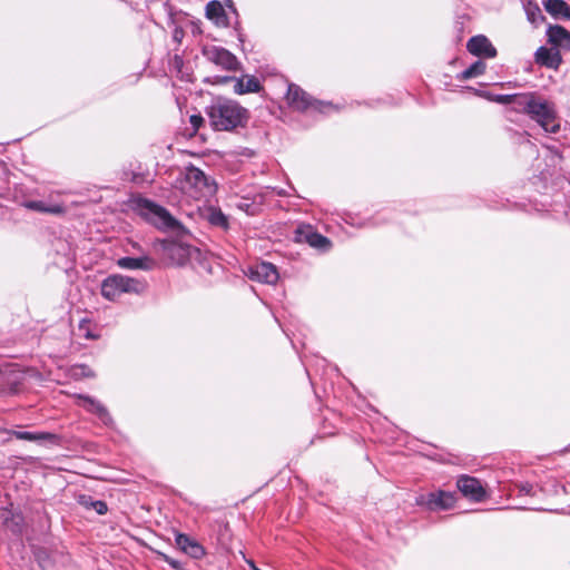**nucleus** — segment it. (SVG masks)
<instances>
[{"instance_id":"13","label":"nucleus","mask_w":570,"mask_h":570,"mask_svg":"<svg viewBox=\"0 0 570 570\" xmlns=\"http://www.w3.org/2000/svg\"><path fill=\"white\" fill-rule=\"evenodd\" d=\"M459 491L472 501L480 502L485 498V490L481 482L470 475H461L456 481Z\"/></svg>"},{"instance_id":"6","label":"nucleus","mask_w":570,"mask_h":570,"mask_svg":"<svg viewBox=\"0 0 570 570\" xmlns=\"http://www.w3.org/2000/svg\"><path fill=\"white\" fill-rule=\"evenodd\" d=\"M286 100L293 109L298 111L314 109L325 112L327 109L332 108L330 104L313 100L307 92L294 83L288 85Z\"/></svg>"},{"instance_id":"28","label":"nucleus","mask_w":570,"mask_h":570,"mask_svg":"<svg viewBox=\"0 0 570 570\" xmlns=\"http://www.w3.org/2000/svg\"><path fill=\"white\" fill-rule=\"evenodd\" d=\"M90 507L100 515L106 514L108 511L107 503L102 500L90 501Z\"/></svg>"},{"instance_id":"25","label":"nucleus","mask_w":570,"mask_h":570,"mask_svg":"<svg viewBox=\"0 0 570 570\" xmlns=\"http://www.w3.org/2000/svg\"><path fill=\"white\" fill-rule=\"evenodd\" d=\"M485 71V63L481 60L475 61L469 68L463 70L460 75V79L468 80L470 78H474L483 75Z\"/></svg>"},{"instance_id":"10","label":"nucleus","mask_w":570,"mask_h":570,"mask_svg":"<svg viewBox=\"0 0 570 570\" xmlns=\"http://www.w3.org/2000/svg\"><path fill=\"white\" fill-rule=\"evenodd\" d=\"M245 274L253 281L274 285L279 278L277 267L268 262H258L247 267Z\"/></svg>"},{"instance_id":"14","label":"nucleus","mask_w":570,"mask_h":570,"mask_svg":"<svg viewBox=\"0 0 570 570\" xmlns=\"http://www.w3.org/2000/svg\"><path fill=\"white\" fill-rule=\"evenodd\" d=\"M466 49L470 53L479 57L494 58L497 56V49L490 40L482 35L472 37L466 43Z\"/></svg>"},{"instance_id":"30","label":"nucleus","mask_w":570,"mask_h":570,"mask_svg":"<svg viewBox=\"0 0 570 570\" xmlns=\"http://www.w3.org/2000/svg\"><path fill=\"white\" fill-rule=\"evenodd\" d=\"M513 95H495L491 96L490 100L501 105H512Z\"/></svg>"},{"instance_id":"22","label":"nucleus","mask_w":570,"mask_h":570,"mask_svg":"<svg viewBox=\"0 0 570 570\" xmlns=\"http://www.w3.org/2000/svg\"><path fill=\"white\" fill-rule=\"evenodd\" d=\"M14 436L19 440H26L31 442H56L58 436L49 432H29V431H16Z\"/></svg>"},{"instance_id":"8","label":"nucleus","mask_w":570,"mask_h":570,"mask_svg":"<svg viewBox=\"0 0 570 570\" xmlns=\"http://www.w3.org/2000/svg\"><path fill=\"white\" fill-rule=\"evenodd\" d=\"M455 502V493L443 490L430 492L425 495L419 497L416 500L419 505H423L430 511L450 510L454 507Z\"/></svg>"},{"instance_id":"29","label":"nucleus","mask_w":570,"mask_h":570,"mask_svg":"<svg viewBox=\"0 0 570 570\" xmlns=\"http://www.w3.org/2000/svg\"><path fill=\"white\" fill-rule=\"evenodd\" d=\"M73 376L76 377H87V376H92V373L90 371V368L86 365H77L73 367Z\"/></svg>"},{"instance_id":"12","label":"nucleus","mask_w":570,"mask_h":570,"mask_svg":"<svg viewBox=\"0 0 570 570\" xmlns=\"http://www.w3.org/2000/svg\"><path fill=\"white\" fill-rule=\"evenodd\" d=\"M75 399L77 400V405L83 407L87 412L97 415L105 425H110L112 423L110 413L100 401L83 394H76Z\"/></svg>"},{"instance_id":"2","label":"nucleus","mask_w":570,"mask_h":570,"mask_svg":"<svg viewBox=\"0 0 570 570\" xmlns=\"http://www.w3.org/2000/svg\"><path fill=\"white\" fill-rule=\"evenodd\" d=\"M181 191L193 199H203L216 193V184L199 168L186 167L184 178L180 181Z\"/></svg>"},{"instance_id":"7","label":"nucleus","mask_w":570,"mask_h":570,"mask_svg":"<svg viewBox=\"0 0 570 570\" xmlns=\"http://www.w3.org/2000/svg\"><path fill=\"white\" fill-rule=\"evenodd\" d=\"M203 56L212 63L228 71H236L240 63L235 55L223 47L206 46L203 48Z\"/></svg>"},{"instance_id":"37","label":"nucleus","mask_w":570,"mask_h":570,"mask_svg":"<svg viewBox=\"0 0 570 570\" xmlns=\"http://www.w3.org/2000/svg\"><path fill=\"white\" fill-rule=\"evenodd\" d=\"M175 66L179 67L183 63V60L180 57L175 56L174 58Z\"/></svg>"},{"instance_id":"19","label":"nucleus","mask_w":570,"mask_h":570,"mask_svg":"<svg viewBox=\"0 0 570 570\" xmlns=\"http://www.w3.org/2000/svg\"><path fill=\"white\" fill-rule=\"evenodd\" d=\"M206 17L217 26H227V16L223 4L218 0L209 1L206 4Z\"/></svg>"},{"instance_id":"5","label":"nucleus","mask_w":570,"mask_h":570,"mask_svg":"<svg viewBox=\"0 0 570 570\" xmlns=\"http://www.w3.org/2000/svg\"><path fill=\"white\" fill-rule=\"evenodd\" d=\"M137 209L142 217L158 228L173 229L177 225L176 219L164 207L150 200L139 199Z\"/></svg>"},{"instance_id":"27","label":"nucleus","mask_w":570,"mask_h":570,"mask_svg":"<svg viewBox=\"0 0 570 570\" xmlns=\"http://www.w3.org/2000/svg\"><path fill=\"white\" fill-rule=\"evenodd\" d=\"M551 55L552 52L549 49H547L546 47H540L535 51V60L537 62L546 66L548 60H550Z\"/></svg>"},{"instance_id":"1","label":"nucleus","mask_w":570,"mask_h":570,"mask_svg":"<svg viewBox=\"0 0 570 570\" xmlns=\"http://www.w3.org/2000/svg\"><path fill=\"white\" fill-rule=\"evenodd\" d=\"M214 130L232 131L246 126L249 114L246 108L234 100H217L206 111Z\"/></svg>"},{"instance_id":"26","label":"nucleus","mask_w":570,"mask_h":570,"mask_svg":"<svg viewBox=\"0 0 570 570\" xmlns=\"http://www.w3.org/2000/svg\"><path fill=\"white\" fill-rule=\"evenodd\" d=\"M528 19L531 22H535L538 18H543L539 6L532 1H529L525 6Z\"/></svg>"},{"instance_id":"35","label":"nucleus","mask_w":570,"mask_h":570,"mask_svg":"<svg viewBox=\"0 0 570 570\" xmlns=\"http://www.w3.org/2000/svg\"><path fill=\"white\" fill-rule=\"evenodd\" d=\"M235 79H237V78L236 77H229V76L217 77V82L226 83L228 81H233L235 83Z\"/></svg>"},{"instance_id":"16","label":"nucleus","mask_w":570,"mask_h":570,"mask_svg":"<svg viewBox=\"0 0 570 570\" xmlns=\"http://www.w3.org/2000/svg\"><path fill=\"white\" fill-rule=\"evenodd\" d=\"M175 541L181 551L194 559H200L205 556L204 548L187 534L178 533L175 538Z\"/></svg>"},{"instance_id":"31","label":"nucleus","mask_w":570,"mask_h":570,"mask_svg":"<svg viewBox=\"0 0 570 570\" xmlns=\"http://www.w3.org/2000/svg\"><path fill=\"white\" fill-rule=\"evenodd\" d=\"M204 118L200 115H191L189 117V124L191 125V129L196 132L199 127L203 125Z\"/></svg>"},{"instance_id":"18","label":"nucleus","mask_w":570,"mask_h":570,"mask_svg":"<svg viewBox=\"0 0 570 570\" xmlns=\"http://www.w3.org/2000/svg\"><path fill=\"white\" fill-rule=\"evenodd\" d=\"M262 89L259 80L255 76H245L235 79L234 92L245 95L249 92H259Z\"/></svg>"},{"instance_id":"9","label":"nucleus","mask_w":570,"mask_h":570,"mask_svg":"<svg viewBox=\"0 0 570 570\" xmlns=\"http://www.w3.org/2000/svg\"><path fill=\"white\" fill-rule=\"evenodd\" d=\"M158 250L161 257L169 264L184 265L189 257L190 247L175 240H160Z\"/></svg>"},{"instance_id":"23","label":"nucleus","mask_w":570,"mask_h":570,"mask_svg":"<svg viewBox=\"0 0 570 570\" xmlns=\"http://www.w3.org/2000/svg\"><path fill=\"white\" fill-rule=\"evenodd\" d=\"M207 220L212 226L222 228L224 230L228 229L229 222L228 217L216 207H209L207 210Z\"/></svg>"},{"instance_id":"32","label":"nucleus","mask_w":570,"mask_h":570,"mask_svg":"<svg viewBox=\"0 0 570 570\" xmlns=\"http://www.w3.org/2000/svg\"><path fill=\"white\" fill-rule=\"evenodd\" d=\"M560 63H561V56H560L559 51H554V52H552L550 60H548L546 66L549 68L557 69Z\"/></svg>"},{"instance_id":"20","label":"nucleus","mask_w":570,"mask_h":570,"mask_svg":"<svg viewBox=\"0 0 570 570\" xmlns=\"http://www.w3.org/2000/svg\"><path fill=\"white\" fill-rule=\"evenodd\" d=\"M544 9L554 18H570V8L563 0H544Z\"/></svg>"},{"instance_id":"4","label":"nucleus","mask_w":570,"mask_h":570,"mask_svg":"<svg viewBox=\"0 0 570 570\" xmlns=\"http://www.w3.org/2000/svg\"><path fill=\"white\" fill-rule=\"evenodd\" d=\"M528 107V116L546 132L556 134L559 131L560 125L556 121L557 111L552 102L541 99L534 94L532 102Z\"/></svg>"},{"instance_id":"15","label":"nucleus","mask_w":570,"mask_h":570,"mask_svg":"<svg viewBox=\"0 0 570 570\" xmlns=\"http://www.w3.org/2000/svg\"><path fill=\"white\" fill-rule=\"evenodd\" d=\"M117 265L122 269H140L151 271L156 266V262L149 256L140 257H121L117 261Z\"/></svg>"},{"instance_id":"33","label":"nucleus","mask_w":570,"mask_h":570,"mask_svg":"<svg viewBox=\"0 0 570 570\" xmlns=\"http://www.w3.org/2000/svg\"><path fill=\"white\" fill-rule=\"evenodd\" d=\"M519 492L524 495H530V494H534V489L531 484L524 483V484L520 485Z\"/></svg>"},{"instance_id":"21","label":"nucleus","mask_w":570,"mask_h":570,"mask_svg":"<svg viewBox=\"0 0 570 570\" xmlns=\"http://www.w3.org/2000/svg\"><path fill=\"white\" fill-rule=\"evenodd\" d=\"M548 40L557 47H568V30L562 26H550L547 30Z\"/></svg>"},{"instance_id":"24","label":"nucleus","mask_w":570,"mask_h":570,"mask_svg":"<svg viewBox=\"0 0 570 570\" xmlns=\"http://www.w3.org/2000/svg\"><path fill=\"white\" fill-rule=\"evenodd\" d=\"M534 97V92L514 94L512 99V106L515 111L528 115L529 107Z\"/></svg>"},{"instance_id":"11","label":"nucleus","mask_w":570,"mask_h":570,"mask_svg":"<svg viewBox=\"0 0 570 570\" xmlns=\"http://www.w3.org/2000/svg\"><path fill=\"white\" fill-rule=\"evenodd\" d=\"M60 195L59 191L51 193L47 200H26L23 206L27 209L52 215H63L67 212L63 203L58 202L57 197Z\"/></svg>"},{"instance_id":"36","label":"nucleus","mask_w":570,"mask_h":570,"mask_svg":"<svg viewBox=\"0 0 570 570\" xmlns=\"http://www.w3.org/2000/svg\"><path fill=\"white\" fill-rule=\"evenodd\" d=\"M166 561L168 564H170L175 569H179V567H180L179 562L171 558L166 557Z\"/></svg>"},{"instance_id":"17","label":"nucleus","mask_w":570,"mask_h":570,"mask_svg":"<svg viewBox=\"0 0 570 570\" xmlns=\"http://www.w3.org/2000/svg\"><path fill=\"white\" fill-rule=\"evenodd\" d=\"M297 234L299 240H305L314 248L326 249L330 246V240L325 236L314 232L309 226L299 228Z\"/></svg>"},{"instance_id":"3","label":"nucleus","mask_w":570,"mask_h":570,"mask_svg":"<svg viewBox=\"0 0 570 570\" xmlns=\"http://www.w3.org/2000/svg\"><path fill=\"white\" fill-rule=\"evenodd\" d=\"M146 284L137 278L121 274H112L101 283V295L108 301H116L122 294H140Z\"/></svg>"},{"instance_id":"38","label":"nucleus","mask_w":570,"mask_h":570,"mask_svg":"<svg viewBox=\"0 0 570 570\" xmlns=\"http://www.w3.org/2000/svg\"><path fill=\"white\" fill-rule=\"evenodd\" d=\"M568 47H570V30L568 31Z\"/></svg>"},{"instance_id":"34","label":"nucleus","mask_w":570,"mask_h":570,"mask_svg":"<svg viewBox=\"0 0 570 570\" xmlns=\"http://www.w3.org/2000/svg\"><path fill=\"white\" fill-rule=\"evenodd\" d=\"M90 501H94L90 497L81 495L79 499V503L87 509H91Z\"/></svg>"}]
</instances>
